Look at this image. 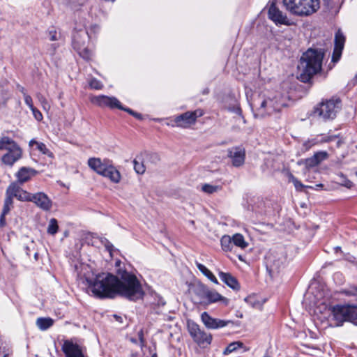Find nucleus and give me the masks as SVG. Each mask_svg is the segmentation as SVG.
<instances>
[{"mask_svg":"<svg viewBox=\"0 0 357 357\" xmlns=\"http://www.w3.org/2000/svg\"><path fill=\"white\" fill-rule=\"evenodd\" d=\"M195 264L199 271L202 272V273L204 275L208 280L215 284L218 283V280L215 275L205 266L197 261L195 262Z\"/></svg>","mask_w":357,"mask_h":357,"instance_id":"nucleus-27","label":"nucleus"},{"mask_svg":"<svg viewBox=\"0 0 357 357\" xmlns=\"http://www.w3.org/2000/svg\"><path fill=\"white\" fill-rule=\"evenodd\" d=\"M233 246H236L242 250L245 249L248 246V243L245 240L244 236L239 233H236L232 236Z\"/></svg>","mask_w":357,"mask_h":357,"instance_id":"nucleus-25","label":"nucleus"},{"mask_svg":"<svg viewBox=\"0 0 357 357\" xmlns=\"http://www.w3.org/2000/svg\"><path fill=\"white\" fill-rule=\"evenodd\" d=\"M344 41L345 38L344 36L341 33L337 32L335 37V48L332 57V61L333 62H337L340 59L344 47Z\"/></svg>","mask_w":357,"mask_h":357,"instance_id":"nucleus-19","label":"nucleus"},{"mask_svg":"<svg viewBox=\"0 0 357 357\" xmlns=\"http://www.w3.org/2000/svg\"><path fill=\"white\" fill-rule=\"evenodd\" d=\"M284 106L277 96L264 98L259 103L255 113L256 117H265L279 112Z\"/></svg>","mask_w":357,"mask_h":357,"instance_id":"nucleus-6","label":"nucleus"},{"mask_svg":"<svg viewBox=\"0 0 357 357\" xmlns=\"http://www.w3.org/2000/svg\"><path fill=\"white\" fill-rule=\"evenodd\" d=\"M188 330L194 342L200 347L206 348L211 344L212 335L202 329L194 321H188Z\"/></svg>","mask_w":357,"mask_h":357,"instance_id":"nucleus-8","label":"nucleus"},{"mask_svg":"<svg viewBox=\"0 0 357 357\" xmlns=\"http://www.w3.org/2000/svg\"><path fill=\"white\" fill-rule=\"evenodd\" d=\"M201 319L204 325L208 329L215 330L226 327L229 324H232V321L215 319L208 314V312H204L201 314Z\"/></svg>","mask_w":357,"mask_h":357,"instance_id":"nucleus-11","label":"nucleus"},{"mask_svg":"<svg viewBox=\"0 0 357 357\" xmlns=\"http://www.w3.org/2000/svg\"><path fill=\"white\" fill-rule=\"evenodd\" d=\"M101 176L108 178L115 183H118L121 178L120 172L111 164L107 165Z\"/></svg>","mask_w":357,"mask_h":357,"instance_id":"nucleus-21","label":"nucleus"},{"mask_svg":"<svg viewBox=\"0 0 357 357\" xmlns=\"http://www.w3.org/2000/svg\"><path fill=\"white\" fill-rule=\"evenodd\" d=\"M6 356H7L6 355H4V356H3V357H6Z\"/></svg>","mask_w":357,"mask_h":357,"instance_id":"nucleus-63","label":"nucleus"},{"mask_svg":"<svg viewBox=\"0 0 357 357\" xmlns=\"http://www.w3.org/2000/svg\"><path fill=\"white\" fill-rule=\"evenodd\" d=\"M324 56V50L321 48H310L303 54L298 66L302 82H307L312 76L321 70Z\"/></svg>","mask_w":357,"mask_h":357,"instance_id":"nucleus-2","label":"nucleus"},{"mask_svg":"<svg viewBox=\"0 0 357 357\" xmlns=\"http://www.w3.org/2000/svg\"><path fill=\"white\" fill-rule=\"evenodd\" d=\"M61 349L66 357H84L82 347L73 340H65Z\"/></svg>","mask_w":357,"mask_h":357,"instance_id":"nucleus-13","label":"nucleus"},{"mask_svg":"<svg viewBox=\"0 0 357 357\" xmlns=\"http://www.w3.org/2000/svg\"><path fill=\"white\" fill-rule=\"evenodd\" d=\"M105 248L111 253L112 252V250H113L114 246H113V245L111 243L107 242L105 244Z\"/></svg>","mask_w":357,"mask_h":357,"instance_id":"nucleus-50","label":"nucleus"},{"mask_svg":"<svg viewBox=\"0 0 357 357\" xmlns=\"http://www.w3.org/2000/svg\"><path fill=\"white\" fill-rule=\"evenodd\" d=\"M106 160L102 161L98 158H91L88 160V165L97 174L102 175L108 165Z\"/></svg>","mask_w":357,"mask_h":357,"instance_id":"nucleus-20","label":"nucleus"},{"mask_svg":"<svg viewBox=\"0 0 357 357\" xmlns=\"http://www.w3.org/2000/svg\"><path fill=\"white\" fill-rule=\"evenodd\" d=\"M318 165L322 161L326 160L328 157V154L326 151H318L313 155Z\"/></svg>","mask_w":357,"mask_h":357,"instance_id":"nucleus-35","label":"nucleus"},{"mask_svg":"<svg viewBox=\"0 0 357 357\" xmlns=\"http://www.w3.org/2000/svg\"><path fill=\"white\" fill-rule=\"evenodd\" d=\"M268 17L276 24H288V19L286 15L276 6L275 2H272L268 8Z\"/></svg>","mask_w":357,"mask_h":357,"instance_id":"nucleus-16","label":"nucleus"},{"mask_svg":"<svg viewBox=\"0 0 357 357\" xmlns=\"http://www.w3.org/2000/svg\"><path fill=\"white\" fill-rule=\"evenodd\" d=\"M203 112L197 109L193 112H186L174 118V123L176 126L181 128H188L194 124L197 117L202 116Z\"/></svg>","mask_w":357,"mask_h":357,"instance_id":"nucleus-10","label":"nucleus"},{"mask_svg":"<svg viewBox=\"0 0 357 357\" xmlns=\"http://www.w3.org/2000/svg\"><path fill=\"white\" fill-rule=\"evenodd\" d=\"M340 99H331L321 102L319 107L315 108L314 114L321 117L323 120H331L336 117L337 112L341 107Z\"/></svg>","mask_w":357,"mask_h":357,"instance_id":"nucleus-7","label":"nucleus"},{"mask_svg":"<svg viewBox=\"0 0 357 357\" xmlns=\"http://www.w3.org/2000/svg\"><path fill=\"white\" fill-rule=\"evenodd\" d=\"M116 275L101 273L94 279H86L93 294L98 298H114L120 295L130 301L142 298L144 295L142 284L135 275L128 272L121 260L115 262Z\"/></svg>","mask_w":357,"mask_h":357,"instance_id":"nucleus-1","label":"nucleus"},{"mask_svg":"<svg viewBox=\"0 0 357 357\" xmlns=\"http://www.w3.org/2000/svg\"><path fill=\"white\" fill-rule=\"evenodd\" d=\"M339 275H340V274H339V273L335 274V276H339Z\"/></svg>","mask_w":357,"mask_h":357,"instance_id":"nucleus-60","label":"nucleus"},{"mask_svg":"<svg viewBox=\"0 0 357 357\" xmlns=\"http://www.w3.org/2000/svg\"><path fill=\"white\" fill-rule=\"evenodd\" d=\"M13 206V197L10 195H6V197L4 201L3 208L2 213L3 214H8L10 211L11 206Z\"/></svg>","mask_w":357,"mask_h":357,"instance_id":"nucleus-33","label":"nucleus"},{"mask_svg":"<svg viewBox=\"0 0 357 357\" xmlns=\"http://www.w3.org/2000/svg\"><path fill=\"white\" fill-rule=\"evenodd\" d=\"M58 229L57 220L55 218H51L47 229V233L51 235H54L58 231Z\"/></svg>","mask_w":357,"mask_h":357,"instance_id":"nucleus-31","label":"nucleus"},{"mask_svg":"<svg viewBox=\"0 0 357 357\" xmlns=\"http://www.w3.org/2000/svg\"><path fill=\"white\" fill-rule=\"evenodd\" d=\"M250 304L252 305V306H255L254 303H252V302H250Z\"/></svg>","mask_w":357,"mask_h":357,"instance_id":"nucleus-61","label":"nucleus"},{"mask_svg":"<svg viewBox=\"0 0 357 357\" xmlns=\"http://www.w3.org/2000/svg\"><path fill=\"white\" fill-rule=\"evenodd\" d=\"M53 324V319L50 317H40L36 320L37 326L42 331L47 330L50 328Z\"/></svg>","mask_w":357,"mask_h":357,"instance_id":"nucleus-28","label":"nucleus"},{"mask_svg":"<svg viewBox=\"0 0 357 357\" xmlns=\"http://www.w3.org/2000/svg\"><path fill=\"white\" fill-rule=\"evenodd\" d=\"M30 202H33L38 207L44 211H49L52 208V201L44 192L32 194Z\"/></svg>","mask_w":357,"mask_h":357,"instance_id":"nucleus-17","label":"nucleus"},{"mask_svg":"<svg viewBox=\"0 0 357 357\" xmlns=\"http://www.w3.org/2000/svg\"><path fill=\"white\" fill-rule=\"evenodd\" d=\"M24 100L25 104L29 107V108L30 109H32L33 107H34L33 104V100H32V98L31 97V96H29V95L25 96V97H24Z\"/></svg>","mask_w":357,"mask_h":357,"instance_id":"nucleus-42","label":"nucleus"},{"mask_svg":"<svg viewBox=\"0 0 357 357\" xmlns=\"http://www.w3.org/2000/svg\"><path fill=\"white\" fill-rule=\"evenodd\" d=\"M342 293L347 296H355L357 300V287L352 286L342 291Z\"/></svg>","mask_w":357,"mask_h":357,"instance_id":"nucleus-36","label":"nucleus"},{"mask_svg":"<svg viewBox=\"0 0 357 357\" xmlns=\"http://www.w3.org/2000/svg\"><path fill=\"white\" fill-rule=\"evenodd\" d=\"M49 36L51 41H55L58 40L57 33L55 29H52L49 30Z\"/></svg>","mask_w":357,"mask_h":357,"instance_id":"nucleus-44","label":"nucleus"},{"mask_svg":"<svg viewBox=\"0 0 357 357\" xmlns=\"http://www.w3.org/2000/svg\"><path fill=\"white\" fill-rule=\"evenodd\" d=\"M208 93V89H205L204 91H203V93L204 94H207Z\"/></svg>","mask_w":357,"mask_h":357,"instance_id":"nucleus-56","label":"nucleus"},{"mask_svg":"<svg viewBox=\"0 0 357 357\" xmlns=\"http://www.w3.org/2000/svg\"><path fill=\"white\" fill-rule=\"evenodd\" d=\"M236 113L238 114L239 115L241 114V109L240 108H237L236 109Z\"/></svg>","mask_w":357,"mask_h":357,"instance_id":"nucleus-54","label":"nucleus"},{"mask_svg":"<svg viewBox=\"0 0 357 357\" xmlns=\"http://www.w3.org/2000/svg\"><path fill=\"white\" fill-rule=\"evenodd\" d=\"M32 113H33V115L34 116V118L37 120V121H40L42 120L43 119V115L41 114V112L37 109V108H36L35 107H33L32 109H31Z\"/></svg>","mask_w":357,"mask_h":357,"instance_id":"nucleus-41","label":"nucleus"},{"mask_svg":"<svg viewBox=\"0 0 357 357\" xmlns=\"http://www.w3.org/2000/svg\"><path fill=\"white\" fill-rule=\"evenodd\" d=\"M298 164L305 165V167L307 169L312 168L314 167L319 165L314 156H312L304 160H301L298 162Z\"/></svg>","mask_w":357,"mask_h":357,"instance_id":"nucleus-32","label":"nucleus"},{"mask_svg":"<svg viewBox=\"0 0 357 357\" xmlns=\"http://www.w3.org/2000/svg\"><path fill=\"white\" fill-rule=\"evenodd\" d=\"M291 181L297 190H301L304 185L296 178L292 176Z\"/></svg>","mask_w":357,"mask_h":357,"instance_id":"nucleus-43","label":"nucleus"},{"mask_svg":"<svg viewBox=\"0 0 357 357\" xmlns=\"http://www.w3.org/2000/svg\"><path fill=\"white\" fill-rule=\"evenodd\" d=\"M243 347H244V345H243V342H241L240 341L233 342L230 343L226 347V349L223 351V354L225 355H227V354H229L236 351L239 348H243Z\"/></svg>","mask_w":357,"mask_h":357,"instance_id":"nucleus-29","label":"nucleus"},{"mask_svg":"<svg viewBox=\"0 0 357 357\" xmlns=\"http://www.w3.org/2000/svg\"><path fill=\"white\" fill-rule=\"evenodd\" d=\"M251 299H252V297L249 296V297H247V298H245V302H250V300H251Z\"/></svg>","mask_w":357,"mask_h":357,"instance_id":"nucleus-55","label":"nucleus"},{"mask_svg":"<svg viewBox=\"0 0 357 357\" xmlns=\"http://www.w3.org/2000/svg\"><path fill=\"white\" fill-rule=\"evenodd\" d=\"M227 157L230 159V162L234 167H241L245 162V149L241 146H234L229 149L227 150Z\"/></svg>","mask_w":357,"mask_h":357,"instance_id":"nucleus-12","label":"nucleus"},{"mask_svg":"<svg viewBox=\"0 0 357 357\" xmlns=\"http://www.w3.org/2000/svg\"><path fill=\"white\" fill-rule=\"evenodd\" d=\"M89 38L86 31L80 30L74 33L73 36V47L84 59L89 60L92 56V52L85 47L86 40Z\"/></svg>","mask_w":357,"mask_h":357,"instance_id":"nucleus-9","label":"nucleus"},{"mask_svg":"<svg viewBox=\"0 0 357 357\" xmlns=\"http://www.w3.org/2000/svg\"><path fill=\"white\" fill-rule=\"evenodd\" d=\"M323 187V184H317L315 185V187L314 188L315 190H319V188H321Z\"/></svg>","mask_w":357,"mask_h":357,"instance_id":"nucleus-52","label":"nucleus"},{"mask_svg":"<svg viewBox=\"0 0 357 357\" xmlns=\"http://www.w3.org/2000/svg\"><path fill=\"white\" fill-rule=\"evenodd\" d=\"M138 336H139V341H140V343H141V346L144 347V344H145V340H144V334H143V331H140L138 333Z\"/></svg>","mask_w":357,"mask_h":357,"instance_id":"nucleus-47","label":"nucleus"},{"mask_svg":"<svg viewBox=\"0 0 357 357\" xmlns=\"http://www.w3.org/2000/svg\"><path fill=\"white\" fill-rule=\"evenodd\" d=\"M221 190L220 185L204 183L202 185V190L208 195L213 194Z\"/></svg>","mask_w":357,"mask_h":357,"instance_id":"nucleus-30","label":"nucleus"},{"mask_svg":"<svg viewBox=\"0 0 357 357\" xmlns=\"http://www.w3.org/2000/svg\"><path fill=\"white\" fill-rule=\"evenodd\" d=\"M134 169L137 174H142L145 172L144 164L138 162L136 160H134Z\"/></svg>","mask_w":357,"mask_h":357,"instance_id":"nucleus-37","label":"nucleus"},{"mask_svg":"<svg viewBox=\"0 0 357 357\" xmlns=\"http://www.w3.org/2000/svg\"><path fill=\"white\" fill-rule=\"evenodd\" d=\"M340 178H341V180L340 182L342 185H344L348 188H350L353 186V183L351 181L346 178L343 175L340 176Z\"/></svg>","mask_w":357,"mask_h":357,"instance_id":"nucleus-40","label":"nucleus"},{"mask_svg":"<svg viewBox=\"0 0 357 357\" xmlns=\"http://www.w3.org/2000/svg\"><path fill=\"white\" fill-rule=\"evenodd\" d=\"M0 150L6 151L2 155V162L8 166H13L22 157V149L13 139L8 137H3L0 140Z\"/></svg>","mask_w":357,"mask_h":357,"instance_id":"nucleus-4","label":"nucleus"},{"mask_svg":"<svg viewBox=\"0 0 357 357\" xmlns=\"http://www.w3.org/2000/svg\"><path fill=\"white\" fill-rule=\"evenodd\" d=\"M38 149L44 154H46L48 152V149L46 146L43 143L36 142Z\"/></svg>","mask_w":357,"mask_h":357,"instance_id":"nucleus-46","label":"nucleus"},{"mask_svg":"<svg viewBox=\"0 0 357 357\" xmlns=\"http://www.w3.org/2000/svg\"><path fill=\"white\" fill-rule=\"evenodd\" d=\"M36 98L38 99V100L40 102L43 108L45 109V110H48L50 109V104L48 103V101L46 99V98L40 93H37L36 95Z\"/></svg>","mask_w":357,"mask_h":357,"instance_id":"nucleus-34","label":"nucleus"},{"mask_svg":"<svg viewBox=\"0 0 357 357\" xmlns=\"http://www.w3.org/2000/svg\"><path fill=\"white\" fill-rule=\"evenodd\" d=\"M284 6L294 15L307 16L319 8V0H282Z\"/></svg>","mask_w":357,"mask_h":357,"instance_id":"nucleus-3","label":"nucleus"},{"mask_svg":"<svg viewBox=\"0 0 357 357\" xmlns=\"http://www.w3.org/2000/svg\"><path fill=\"white\" fill-rule=\"evenodd\" d=\"M6 215V214H3V213H2L1 215V217H0V227H3L6 225V219H5Z\"/></svg>","mask_w":357,"mask_h":357,"instance_id":"nucleus-48","label":"nucleus"},{"mask_svg":"<svg viewBox=\"0 0 357 357\" xmlns=\"http://www.w3.org/2000/svg\"><path fill=\"white\" fill-rule=\"evenodd\" d=\"M217 302H220L225 305H227L229 303V300L227 298L221 296L217 291L208 289L204 304H209Z\"/></svg>","mask_w":357,"mask_h":357,"instance_id":"nucleus-22","label":"nucleus"},{"mask_svg":"<svg viewBox=\"0 0 357 357\" xmlns=\"http://www.w3.org/2000/svg\"><path fill=\"white\" fill-rule=\"evenodd\" d=\"M6 195H10L13 198L16 197L20 201L30 202L32 194L22 189L16 183H13L7 188Z\"/></svg>","mask_w":357,"mask_h":357,"instance_id":"nucleus-14","label":"nucleus"},{"mask_svg":"<svg viewBox=\"0 0 357 357\" xmlns=\"http://www.w3.org/2000/svg\"><path fill=\"white\" fill-rule=\"evenodd\" d=\"M151 357H157V354H153Z\"/></svg>","mask_w":357,"mask_h":357,"instance_id":"nucleus-59","label":"nucleus"},{"mask_svg":"<svg viewBox=\"0 0 357 357\" xmlns=\"http://www.w3.org/2000/svg\"><path fill=\"white\" fill-rule=\"evenodd\" d=\"M119 109H121V110H123V111H126L128 113H130V114L136 116L137 118L138 119H141V114H137L136 112H135L134 111H132V109H130V108H126V107H123L122 105H121V108H119Z\"/></svg>","mask_w":357,"mask_h":357,"instance_id":"nucleus-45","label":"nucleus"},{"mask_svg":"<svg viewBox=\"0 0 357 357\" xmlns=\"http://www.w3.org/2000/svg\"><path fill=\"white\" fill-rule=\"evenodd\" d=\"M238 259L241 260V261H243V258H242V256L241 255H239L238 256Z\"/></svg>","mask_w":357,"mask_h":357,"instance_id":"nucleus-57","label":"nucleus"},{"mask_svg":"<svg viewBox=\"0 0 357 357\" xmlns=\"http://www.w3.org/2000/svg\"><path fill=\"white\" fill-rule=\"evenodd\" d=\"M114 319L119 322H122V317L118 315L114 314Z\"/></svg>","mask_w":357,"mask_h":357,"instance_id":"nucleus-51","label":"nucleus"},{"mask_svg":"<svg viewBox=\"0 0 357 357\" xmlns=\"http://www.w3.org/2000/svg\"><path fill=\"white\" fill-rule=\"evenodd\" d=\"M91 102L100 106H108L110 108H121V104L119 100L114 97H108L105 96H94L91 100Z\"/></svg>","mask_w":357,"mask_h":357,"instance_id":"nucleus-15","label":"nucleus"},{"mask_svg":"<svg viewBox=\"0 0 357 357\" xmlns=\"http://www.w3.org/2000/svg\"><path fill=\"white\" fill-rule=\"evenodd\" d=\"M222 249L225 252H231L234 249L232 236L224 235L220 239Z\"/></svg>","mask_w":357,"mask_h":357,"instance_id":"nucleus-26","label":"nucleus"},{"mask_svg":"<svg viewBox=\"0 0 357 357\" xmlns=\"http://www.w3.org/2000/svg\"><path fill=\"white\" fill-rule=\"evenodd\" d=\"M70 6H71V8L73 9V10H77V5H75V4L72 3Z\"/></svg>","mask_w":357,"mask_h":357,"instance_id":"nucleus-53","label":"nucleus"},{"mask_svg":"<svg viewBox=\"0 0 357 357\" xmlns=\"http://www.w3.org/2000/svg\"><path fill=\"white\" fill-rule=\"evenodd\" d=\"M17 89H18L19 91L22 93V94L23 95V97H25V96L29 95L24 87H23L20 85H18Z\"/></svg>","mask_w":357,"mask_h":357,"instance_id":"nucleus-49","label":"nucleus"},{"mask_svg":"<svg viewBox=\"0 0 357 357\" xmlns=\"http://www.w3.org/2000/svg\"><path fill=\"white\" fill-rule=\"evenodd\" d=\"M355 78H356V81H357V75H356V77H355Z\"/></svg>","mask_w":357,"mask_h":357,"instance_id":"nucleus-62","label":"nucleus"},{"mask_svg":"<svg viewBox=\"0 0 357 357\" xmlns=\"http://www.w3.org/2000/svg\"><path fill=\"white\" fill-rule=\"evenodd\" d=\"M208 289L206 286L203 284H198L195 287L194 292L197 297V302L202 304H204Z\"/></svg>","mask_w":357,"mask_h":357,"instance_id":"nucleus-24","label":"nucleus"},{"mask_svg":"<svg viewBox=\"0 0 357 357\" xmlns=\"http://www.w3.org/2000/svg\"><path fill=\"white\" fill-rule=\"evenodd\" d=\"M317 144V142L314 139L308 140L307 142H305L303 144V150L304 151H308L311 147L314 146Z\"/></svg>","mask_w":357,"mask_h":357,"instance_id":"nucleus-39","label":"nucleus"},{"mask_svg":"<svg viewBox=\"0 0 357 357\" xmlns=\"http://www.w3.org/2000/svg\"><path fill=\"white\" fill-rule=\"evenodd\" d=\"M354 300L357 301L355 296ZM332 313L337 326L344 321H350L357 325V306L337 305L332 308Z\"/></svg>","mask_w":357,"mask_h":357,"instance_id":"nucleus-5","label":"nucleus"},{"mask_svg":"<svg viewBox=\"0 0 357 357\" xmlns=\"http://www.w3.org/2000/svg\"><path fill=\"white\" fill-rule=\"evenodd\" d=\"M153 157H154V158H155V159H157V160L158 159V155H153Z\"/></svg>","mask_w":357,"mask_h":357,"instance_id":"nucleus-58","label":"nucleus"},{"mask_svg":"<svg viewBox=\"0 0 357 357\" xmlns=\"http://www.w3.org/2000/svg\"><path fill=\"white\" fill-rule=\"evenodd\" d=\"M89 86L91 89H100L102 87V83L95 78H93L89 81Z\"/></svg>","mask_w":357,"mask_h":357,"instance_id":"nucleus-38","label":"nucleus"},{"mask_svg":"<svg viewBox=\"0 0 357 357\" xmlns=\"http://www.w3.org/2000/svg\"><path fill=\"white\" fill-rule=\"evenodd\" d=\"M219 277L222 282L231 289L236 290L240 288L237 280L230 273L220 271L219 273Z\"/></svg>","mask_w":357,"mask_h":357,"instance_id":"nucleus-23","label":"nucleus"},{"mask_svg":"<svg viewBox=\"0 0 357 357\" xmlns=\"http://www.w3.org/2000/svg\"><path fill=\"white\" fill-rule=\"evenodd\" d=\"M37 173L38 172L33 168L22 167L17 171L15 176L17 182L23 184L34 177Z\"/></svg>","mask_w":357,"mask_h":357,"instance_id":"nucleus-18","label":"nucleus"}]
</instances>
